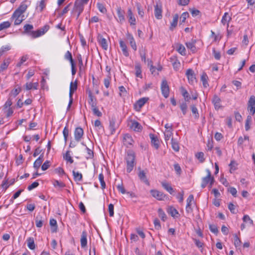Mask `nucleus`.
I'll use <instances>...</instances> for the list:
<instances>
[{"label": "nucleus", "mask_w": 255, "mask_h": 255, "mask_svg": "<svg viewBox=\"0 0 255 255\" xmlns=\"http://www.w3.org/2000/svg\"><path fill=\"white\" fill-rule=\"evenodd\" d=\"M127 165V171L130 173L135 165V154L132 150H128L125 157Z\"/></svg>", "instance_id": "nucleus-1"}, {"label": "nucleus", "mask_w": 255, "mask_h": 255, "mask_svg": "<svg viewBox=\"0 0 255 255\" xmlns=\"http://www.w3.org/2000/svg\"><path fill=\"white\" fill-rule=\"evenodd\" d=\"M77 89V81L75 80L74 82H71L70 85L69 89V101L68 105L67 106V110H69L71 107V106L73 103V95L74 92Z\"/></svg>", "instance_id": "nucleus-2"}, {"label": "nucleus", "mask_w": 255, "mask_h": 255, "mask_svg": "<svg viewBox=\"0 0 255 255\" xmlns=\"http://www.w3.org/2000/svg\"><path fill=\"white\" fill-rule=\"evenodd\" d=\"M128 126L130 129L136 132H140L142 131V126L135 120H130L128 122Z\"/></svg>", "instance_id": "nucleus-3"}, {"label": "nucleus", "mask_w": 255, "mask_h": 255, "mask_svg": "<svg viewBox=\"0 0 255 255\" xmlns=\"http://www.w3.org/2000/svg\"><path fill=\"white\" fill-rule=\"evenodd\" d=\"M24 16L23 14L15 10L11 16V19L14 20L15 25H19L24 20Z\"/></svg>", "instance_id": "nucleus-4"}, {"label": "nucleus", "mask_w": 255, "mask_h": 255, "mask_svg": "<svg viewBox=\"0 0 255 255\" xmlns=\"http://www.w3.org/2000/svg\"><path fill=\"white\" fill-rule=\"evenodd\" d=\"M152 196L159 201L164 200L166 197V195L162 192L159 191L157 190L152 189L150 191Z\"/></svg>", "instance_id": "nucleus-5"}, {"label": "nucleus", "mask_w": 255, "mask_h": 255, "mask_svg": "<svg viewBox=\"0 0 255 255\" xmlns=\"http://www.w3.org/2000/svg\"><path fill=\"white\" fill-rule=\"evenodd\" d=\"M161 90L162 95L167 98L169 96V88L166 80H162L161 84Z\"/></svg>", "instance_id": "nucleus-6"}, {"label": "nucleus", "mask_w": 255, "mask_h": 255, "mask_svg": "<svg viewBox=\"0 0 255 255\" xmlns=\"http://www.w3.org/2000/svg\"><path fill=\"white\" fill-rule=\"evenodd\" d=\"M248 110L254 115L255 113V96H251L248 102Z\"/></svg>", "instance_id": "nucleus-7"}, {"label": "nucleus", "mask_w": 255, "mask_h": 255, "mask_svg": "<svg viewBox=\"0 0 255 255\" xmlns=\"http://www.w3.org/2000/svg\"><path fill=\"white\" fill-rule=\"evenodd\" d=\"M123 142L127 147H129L133 144L134 141L130 134L125 133L123 134Z\"/></svg>", "instance_id": "nucleus-8"}, {"label": "nucleus", "mask_w": 255, "mask_h": 255, "mask_svg": "<svg viewBox=\"0 0 255 255\" xmlns=\"http://www.w3.org/2000/svg\"><path fill=\"white\" fill-rule=\"evenodd\" d=\"M83 134L84 131L81 128L78 127L76 128L74 132L75 141L77 142H79L81 141L82 138L83 137Z\"/></svg>", "instance_id": "nucleus-9"}, {"label": "nucleus", "mask_w": 255, "mask_h": 255, "mask_svg": "<svg viewBox=\"0 0 255 255\" xmlns=\"http://www.w3.org/2000/svg\"><path fill=\"white\" fill-rule=\"evenodd\" d=\"M84 10V6L79 4L78 3L75 1L74 4V6L73 9L72 10V13L76 14V18H78L81 13L83 12Z\"/></svg>", "instance_id": "nucleus-10"}, {"label": "nucleus", "mask_w": 255, "mask_h": 255, "mask_svg": "<svg viewBox=\"0 0 255 255\" xmlns=\"http://www.w3.org/2000/svg\"><path fill=\"white\" fill-rule=\"evenodd\" d=\"M186 75L188 78V82L190 84H193L194 82L196 81L195 75L194 71L191 69H188L186 72Z\"/></svg>", "instance_id": "nucleus-11"}, {"label": "nucleus", "mask_w": 255, "mask_h": 255, "mask_svg": "<svg viewBox=\"0 0 255 255\" xmlns=\"http://www.w3.org/2000/svg\"><path fill=\"white\" fill-rule=\"evenodd\" d=\"M98 41L102 48L107 50L108 48V43L106 38H104L102 35H99L98 36Z\"/></svg>", "instance_id": "nucleus-12"}, {"label": "nucleus", "mask_w": 255, "mask_h": 255, "mask_svg": "<svg viewBox=\"0 0 255 255\" xmlns=\"http://www.w3.org/2000/svg\"><path fill=\"white\" fill-rule=\"evenodd\" d=\"M221 99L216 95H214L212 102L216 110H219L222 107L221 105Z\"/></svg>", "instance_id": "nucleus-13"}, {"label": "nucleus", "mask_w": 255, "mask_h": 255, "mask_svg": "<svg viewBox=\"0 0 255 255\" xmlns=\"http://www.w3.org/2000/svg\"><path fill=\"white\" fill-rule=\"evenodd\" d=\"M149 137L151 139V143L152 145L156 149H157L159 146V141L156 136L154 134L150 133Z\"/></svg>", "instance_id": "nucleus-14"}, {"label": "nucleus", "mask_w": 255, "mask_h": 255, "mask_svg": "<svg viewBox=\"0 0 255 255\" xmlns=\"http://www.w3.org/2000/svg\"><path fill=\"white\" fill-rule=\"evenodd\" d=\"M196 40L195 39H192L191 41L187 42L185 44L187 48L190 49L192 53H195L196 52V47L195 46V43Z\"/></svg>", "instance_id": "nucleus-15"}, {"label": "nucleus", "mask_w": 255, "mask_h": 255, "mask_svg": "<svg viewBox=\"0 0 255 255\" xmlns=\"http://www.w3.org/2000/svg\"><path fill=\"white\" fill-rule=\"evenodd\" d=\"M128 22L130 23V25H135L136 24L135 17L130 8H129L128 10Z\"/></svg>", "instance_id": "nucleus-16"}, {"label": "nucleus", "mask_w": 255, "mask_h": 255, "mask_svg": "<svg viewBox=\"0 0 255 255\" xmlns=\"http://www.w3.org/2000/svg\"><path fill=\"white\" fill-rule=\"evenodd\" d=\"M143 106V98L139 99L133 105L134 110L137 112L140 111L141 108Z\"/></svg>", "instance_id": "nucleus-17"}, {"label": "nucleus", "mask_w": 255, "mask_h": 255, "mask_svg": "<svg viewBox=\"0 0 255 255\" xmlns=\"http://www.w3.org/2000/svg\"><path fill=\"white\" fill-rule=\"evenodd\" d=\"M89 101L88 103L91 106V108L97 105L96 99L93 95L92 92L90 90L88 91Z\"/></svg>", "instance_id": "nucleus-18"}, {"label": "nucleus", "mask_w": 255, "mask_h": 255, "mask_svg": "<svg viewBox=\"0 0 255 255\" xmlns=\"http://www.w3.org/2000/svg\"><path fill=\"white\" fill-rule=\"evenodd\" d=\"M154 14L155 17L158 19L162 18V8L161 6L156 4L154 8Z\"/></svg>", "instance_id": "nucleus-19"}, {"label": "nucleus", "mask_w": 255, "mask_h": 255, "mask_svg": "<svg viewBox=\"0 0 255 255\" xmlns=\"http://www.w3.org/2000/svg\"><path fill=\"white\" fill-rule=\"evenodd\" d=\"M87 233L86 231H84L82 232V235H81V238L80 239V243H81V247L84 248L85 247H86L87 244Z\"/></svg>", "instance_id": "nucleus-20"}, {"label": "nucleus", "mask_w": 255, "mask_h": 255, "mask_svg": "<svg viewBox=\"0 0 255 255\" xmlns=\"http://www.w3.org/2000/svg\"><path fill=\"white\" fill-rule=\"evenodd\" d=\"M212 179H214L213 176H207L204 177L202 179V183L201 186L202 188H204L208 184H209Z\"/></svg>", "instance_id": "nucleus-21"}, {"label": "nucleus", "mask_w": 255, "mask_h": 255, "mask_svg": "<svg viewBox=\"0 0 255 255\" xmlns=\"http://www.w3.org/2000/svg\"><path fill=\"white\" fill-rule=\"evenodd\" d=\"M179 16L178 14H175L173 16V20L170 23L169 29L173 31L174 29L176 27L178 23Z\"/></svg>", "instance_id": "nucleus-22"}, {"label": "nucleus", "mask_w": 255, "mask_h": 255, "mask_svg": "<svg viewBox=\"0 0 255 255\" xmlns=\"http://www.w3.org/2000/svg\"><path fill=\"white\" fill-rule=\"evenodd\" d=\"M162 187L168 192L170 194H172L174 192L173 188L171 186L170 184L167 183L166 181H163L161 182Z\"/></svg>", "instance_id": "nucleus-23"}, {"label": "nucleus", "mask_w": 255, "mask_h": 255, "mask_svg": "<svg viewBox=\"0 0 255 255\" xmlns=\"http://www.w3.org/2000/svg\"><path fill=\"white\" fill-rule=\"evenodd\" d=\"M147 62V65L149 67L150 71L152 74H153L154 72H155L156 69H157L158 71L161 70L162 67L160 65H159L157 68H156L152 65V62L151 60L148 59Z\"/></svg>", "instance_id": "nucleus-24"}, {"label": "nucleus", "mask_w": 255, "mask_h": 255, "mask_svg": "<svg viewBox=\"0 0 255 255\" xmlns=\"http://www.w3.org/2000/svg\"><path fill=\"white\" fill-rule=\"evenodd\" d=\"M119 43H120V45L122 49V50L123 51L124 55L126 56H128V49H127V47L126 43L122 40H121L120 41Z\"/></svg>", "instance_id": "nucleus-25"}, {"label": "nucleus", "mask_w": 255, "mask_h": 255, "mask_svg": "<svg viewBox=\"0 0 255 255\" xmlns=\"http://www.w3.org/2000/svg\"><path fill=\"white\" fill-rule=\"evenodd\" d=\"M127 40L129 41L130 44L133 50H136V46L133 36L131 34L128 33L127 34Z\"/></svg>", "instance_id": "nucleus-26"}, {"label": "nucleus", "mask_w": 255, "mask_h": 255, "mask_svg": "<svg viewBox=\"0 0 255 255\" xmlns=\"http://www.w3.org/2000/svg\"><path fill=\"white\" fill-rule=\"evenodd\" d=\"M180 92L182 94V95L184 97L185 101L188 102L190 100L191 97H190L188 92L184 87H181L180 88Z\"/></svg>", "instance_id": "nucleus-27"}, {"label": "nucleus", "mask_w": 255, "mask_h": 255, "mask_svg": "<svg viewBox=\"0 0 255 255\" xmlns=\"http://www.w3.org/2000/svg\"><path fill=\"white\" fill-rule=\"evenodd\" d=\"M231 20V17L229 15L228 13L225 12L222 17L221 22L223 25L227 24L228 25V23Z\"/></svg>", "instance_id": "nucleus-28"}, {"label": "nucleus", "mask_w": 255, "mask_h": 255, "mask_svg": "<svg viewBox=\"0 0 255 255\" xmlns=\"http://www.w3.org/2000/svg\"><path fill=\"white\" fill-rule=\"evenodd\" d=\"M168 213L173 217L177 218L178 217L179 213L177 210L173 208V207H170L168 208Z\"/></svg>", "instance_id": "nucleus-29"}, {"label": "nucleus", "mask_w": 255, "mask_h": 255, "mask_svg": "<svg viewBox=\"0 0 255 255\" xmlns=\"http://www.w3.org/2000/svg\"><path fill=\"white\" fill-rule=\"evenodd\" d=\"M72 173L74 179L76 182H80L82 181L83 176L81 173L78 171H75V170H73Z\"/></svg>", "instance_id": "nucleus-30"}, {"label": "nucleus", "mask_w": 255, "mask_h": 255, "mask_svg": "<svg viewBox=\"0 0 255 255\" xmlns=\"http://www.w3.org/2000/svg\"><path fill=\"white\" fill-rule=\"evenodd\" d=\"M117 11L118 17V21L122 23L125 21V16L124 13L122 11L121 8H118Z\"/></svg>", "instance_id": "nucleus-31"}, {"label": "nucleus", "mask_w": 255, "mask_h": 255, "mask_svg": "<svg viewBox=\"0 0 255 255\" xmlns=\"http://www.w3.org/2000/svg\"><path fill=\"white\" fill-rule=\"evenodd\" d=\"M135 75L137 78L142 79L141 67L139 64H136L135 65Z\"/></svg>", "instance_id": "nucleus-32"}, {"label": "nucleus", "mask_w": 255, "mask_h": 255, "mask_svg": "<svg viewBox=\"0 0 255 255\" xmlns=\"http://www.w3.org/2000/svg\"><path fill=\"white\" fill-rule=\"evenodd\" d=\"M43 161V156L40 155L34 162L33 167L36 170L39 168Z\"/></svg>", "instance_id": "nucleus-33"}, {"label": "nucleus", "mask_w": 255, "mask_h": 255, "mask_svg": "<svg viewBox=\"0 0 255 255\" xmlns=\"http://www.w3.org/2000/svg\"><path fill=\"white\" fill-rule=\"evenodd\" d=\"M27 247L30 250H34L35 248V245L33 238H28L27 239Z\"/></svg>", "instance_id": "nucleus-34"}, {"label": "nucleus", "mask_w": 255, "mask_h": 255, "mask_svg": "<svg viewBox=\"0 0 255 255\" xmlns=\"http://www.w3.org/2000/svg\"><path fill=\"white\" fill-rule=\"evenodd\" d=\"M10 63V59H6L4 60L0 66V71H3L7 69Z\"/></svg>", "instance_id": "nucleus-35"}, {"label": "nucleus", "mask_w": 255, "mask_h": 255, "mask_svg": "<svg viewBox=\"0 0 255 255\" xmlns=\"http://www.w3.org/2000/svg\"><path fill=\"white\" fill-rule=\"evenodd\" d=\"M64 159L67 161L69 162L70 163H73L74 162L73 159H72L71 155L70 154V151H67L65 155L63 156Z\"/></svg>", "instance_id": "nucleus-36"}, {"label": "nucleus", "mask_w": 255, "mask_h": 255, "mask_svg": "<svg viewBox=\"0 0 255 255\" xmlns=\"http://www.w3.org/2000/svg\"><path fill=\"white\" fill-rule=\"evenodd\" d=\"M85 157L87 159H92L94 156L93 151L87 146H86Z\"/></svg>", "instance_id": "nucleus-37"}, {"label": "nucleus", "mask_w": 255, "mask_h": 255, "mask_svg": "<svg viewBox=\"0 0 255 255\" xmlns=\"http://www.w3.org/2000/svg\"><path fill=\"white\" fill-rule=\"evenodd\" d=\"M29 35L33 38H37L43 35V32H41L40 30H38L30 32Z\"/></svg>", "instance_id": "nucleus-38"}, {"label": "nucleus", "mask_w": 255, "mask_h": 255, "mask_svg": "<svg viewBox=\"0 0 255 255\" xmlns=\"http://www.w3.org/2000/svg\"><path fill=\"white\" fill-rule=\"evenodd\" d=\"M11 25V22L8 21H3L0 23V31L9 28Z\"/></svg>", "instance_id": "nucleus-39"}, {"label": "nucleus", "mask_w": 255, "mask_h": 255, "mask_svg": "<svg viewBox=\"0 0 255 255\" xmlns=\"http://www.w3.org/2000/svg\"><path fill=\"white\" fill-rule=\"evenodd\" d=\"M50 225L51 227V231L52 232H55L57 231V221L54 219H50Z\"/></svg>", "instance_id": "nucleus-40"}, {"label": "nucleus", "mask_w": 255, "mask_h": 255, "mask_svg": "<svg viewBox=\"0 0 255 255\" xmlns=\"http://www.w3.org/2000/svg\"><path fill=\"white\" fill-rule=\"evenodd\" d=\"M27 8V5L25 3H21L19 6L15 10L18 11L20 13L23 14V13L25 11Z\"/></svg>", "instance_id": "nucleus-41"}, {"label": "nucleus", "mask_w": 255, "mask_h": 255, "mask_svg": "<svg viewBox=\"0 0 255 255\" xmlns=\"http://www.w3.org/2000/svg\"><path fill=\"white\" fill-rule=\"evenodd\" d=\"M208 76L207 74L205 73H203L201 77V80L203 83V86L204 87H207L208 86Z\"/></svg>", "instance_id": "nucleus-42"}, {"label": "nucleus", "mask_w": 255, "mask_h": 255, "mask_svg": "<svg viewBox=\"0 0 255 255\" xmlns=\"http://www.w3.org/2000/svg\"><path fill=\"white\" fill-rule=\"evenodd\" d=\"M252 118L251 116H248L247 119L246 120L245 123V129L247 131H248L250 129V124L252 122Z\"/></svg>", "instance_id": "nucleus-43"}, {"label": "nucleus", "mask_w": 255, "mask_h": 255, "mask_svg": "<svg viewBox=\"0 0 255 255\" xmlns=\"http://www.w3.org/2000/svg\"><path fill=\"white\" fill-rule=\"evenodd\" d=\"M177 51L182 55H186V49L185 47L182 44H178L177 47Z\"/></svg>", "instance_id": "nucleus-44"}, {"label": "nucleus", "mask_w": 255, "mask_h": 255, "mask_svg": "<svg viewBox=\"0 0 255 255\" xmlns=\"http://www.w3.org/2000/svg\"><path fill=\"white\" fill-rule=\"evenodd\" d=\"M45 3L44 0H41L38 3H37L36 6V9L41 12L45 7Z\"/></svg>", "instance_id": "nucleus-45"}, {"label": "nucleus", "mask_w": 255, "mask_h": 255, "mask_svg": "<svg viewBox=\"0 0 255 255\" xmlns=\"http://www.w3.org/2000/svg\"><path fill=\"white\" fill-rule=\"evenodd\" d=\"M234 245L236 247V248H238V247H241V244H242V242L237 234L234 235Z\"/></svg>", "instance_id": "nucleus-46"}, {"label": "nucleus", "mask_w": 255, "mask_h": 255, "mask_svg": "<svg viewBox=\"0 0 255 255\" xmlns=\"http://www.w3.org/2000/svg\"><path fill=\"white\" fill-rule=\"evenodd\" d=\"M109 128L111 131L112 134H113L116 131V130L117 128V126H116L115 121H114V120L110 121Z\"/></svg>", "instance_id": "nucleus-47"}, {"label": "nucleus", "mask_w": 255, "mask_h": 255, "mask_svg": "<svg viewBox=\"0 0 255 255\" xmlns=\"http://www.w3.org/2000/svg\"><path fill=\"white\" fill-rule=\"evenodd\" d=\"M171 145L172 148L175 151H178L179 150V146L178 143L175 141L173 138H171Z\"/></svg>", "instance_id": "nucleus-48"}, {"label": "nucleus", "mask_w": 255, "mask_h": 255, "mask_svg": "<svg viewBox=\"0 0 255 255\" xmlns=\"http://www.w3.org/2000/svg\"><path fill=\"white\" fill-rule=\"evenodd\" d=\"M99 180L101 183V188L104 189L106 188V183L104 181V176L103 173H100L99 175Z\"/></svg>", "instance_id": "nucleus-49"}, {"label": "nucleus", "mask_w": 255, "mask_h": 255, "mask_svg": "<svg viewBox=\"0 0 255 255\" xmlns=\"http://www.w3.org/2000/svg\"><path fill=\"white\" fill-rule=\"evenodd\" d=\"M158 214L159 217L161 218V219L162 221H165L166 220V218H167L166 215L162 209H161V208L158 209Z\"/></svg>", "instance_id": "nucleus-50"}, {"label": "nucleus", "mask_w": 255, "mask_h": 255, "mask_svg": "<svg viewBox=\"0 0 255 255\" xmlns=\"http://www.w3.org/2000/svg\"><path fill=\"white\" fill-rule=\"evenodd\" d=\"M91 109L93 112L94 115L100 117L102 116V113L99 110L97 107V105L91 108Z\"/></svg>", "instance_id": "nucleus-51"}, {"label": "nucleus", "mask_w": 255, "mask_h": 255, "mask_svg": "<svg viewBox=\"0 0 255 255\" xmlns=\"http://www.w3.org/2000/svg\"><path fill=\"white\" fill-rule=\"evenodd\" d=\"M173 134L172 131L171 130H166L164 132V138L166 141L169 140L170 137L172 136Z\"/></svg>", "instance_id": "nucleus-52"}, {"label": "nucleus", "mask_w": 255, "mask_h": 255, "mask_svg": "<svg viewBox=\"0 0 255 255\" xmlns=\"http://www.w3.org/2000/svg\"><path fill=\"white\" fill-rule=\"evenodd\" d=\"M97 7H98L99 10L101 12H102L103 13H106L107 9L106 8L105 5L103 3L98 2V3H97Z\"/></svg>", "instance_id": "nucleus-53"}, {"label": "nucleus", "mask_w": 255, "mask_h": 255, "mask_svg": "<svg viewBox=\"0 0 255 255\" xmlns=\"http://www.w3.org/2000/svg\"><path fill=\"white\" fill-rule=\"evenodd\" d=\"M53 185L55 187H58L60 188H63L65 186V184L63 182L59 181L57 180H54L53 181Z\"/></svg>", "instance_id": "nucleus-54"}, {"label": "nucleus", "mask_w": 255, "mask_h": 255, "mask_svg": "<svg viewBox=\"0 0 255 255\" xmlns=\"http://www.w3.org/2000/svg\"><path fill=\"white\" fill-rule=\"evenodd\" d=\"M244 222L249 223L250 225H253V221L250 218L249 215H244L243 218Z\"/></svg>", "instance_id": "nucleus-55"}, {"label": "nucleus", "mask_w": 255, "mask_h": 255, "mask_svg": "<svg viewBox=\"0 0 255 255\" xmlns=\"http://www.w3.org/2000/svg\"><path fill=\"white\" fill-rule=\"evenodd\" d=\"M27 59V55H24L22 56L20 59L19 62L17 63L16 66L19 67H20L23 64V63L25 62Z\"/></svg>", "instance_id": "nucleus-56"}, {"label": "nucleus", "mask_w": 255, "mask_h": 255, "mask_svg": "<svg viewBox=\"0 0 255 255\" xmlns=\"http://www.w3.org/2000/svg\"><path fill=\"white\" fill-rule=\"evenodd\" d=\"M10 49L11 46L9 45L2 46L0 49V55H2L4 52L9 50Z\"/></svg>", "instance_id": "nucleus-57"}, {"label": "nucleus", "mask_w": 255, "mask_h": 255, "mask_svg": "<svg viewBox=\"0 0 255 255\" xmlns=\"http://www.w3.org/2000/svg\"><path fill=\"white\" fill-rule=\"evenodd\" d=\"M192 113L194 115L195 118L198 119L199 117L198 110L195 105H192L191 107Z\"/></svg>", "instance_id": "nucleus-58"}, {"label": "nucleus", "mask_w": 255, "mask_h": 255, "mask_svg": "<svg viewBox=\"0 0 255 255\" xmlns=\"http://www.w3.org/2000/svg\"><path fill=\"white\" fill-rule=\"evenodd\" d=\"M237 163L235 161L232 160L229 164V166L230 167V173H232L233 171H235L236 170V166Z\"/></svg>", "instance_id": "nucleus-59"}, {"label": "nucleus", "mask_w": 255, "mask_h": 255, "mask_svg": "<svg viewBox=\"0 0 255 255\" xmlns=\"http://www.w3.org/2000/svg\"><path fill=\"white\" fill-rule=\"evenodd\" d=\"M44 221L42 219H39V217H37L35 219V224L37 228H41L42 227Z\"/></svg>", "instance_id": "nucleus-60"}, {"label": "nucleus", "mask_w": 255, "mask_h": 255, "mask_svg": "<svg viewBox=\"0 0 255 255\" xmlns=\"http://www.w3.org/2000/svg\"><path fill=\"white\" fill-rule=\"evenodd\" d=\"M204 154L202 152H198L196 154V157L201 162H203L205 160V158H204Z\"/></svg>", "instance_id": "nucleus-61"}, {"label": "nucleus", "mask_w": 255, "mask_h": 255, "mask_svg": "<svg viewBox=\"0 0 255 255\" xmlns=\"http://www.w3.org/2000/svg\"><path fill=\"white\" fill-rule=\"evenodd\" d=\"M111 77L110 75H108L106 78L104 79V85L107 88H108L110 85Z\"/></svg>", "instance_id": "nucleus-62"}, {"label": "nucleus", "mask_w": 255, "mask_h": 255, "mask_svg": "<svg viewBox=\"0 0 255 255\" xmlns=\"http://www.w3.org/2000/svg\"><path fill=\"white\" fill-rule=\"evenodd\" d=\"M209 229H210V230L211 231V232H212V233H213L215 234H217L219 232V230H218V229L217 226H216L215 225H210Z\"/></svg>", "instance_id": "nucleus-63"}, {"label": "nucleus", "mask_w": 255, "mask_h": 255, "mask_svg": "<svg viewBox=\"0 0 255 255\" xmlns=\"http://www.w3.org/2000/svg\"><path fill=\"white\" fill-rule=\"evenodd\" d=\"M189 16V13L187 12H183L180 17V24L184 23L185 21L186 18Z\"/></svg>", "instance_id": "nucleus-64"}]
</instances>
